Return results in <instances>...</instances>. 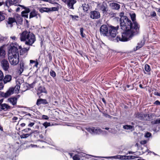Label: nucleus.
<instances>
[{"mask_svg":"<svg viewBox=\"0 0 160 160\" xmlns=\"http://www.w3.org/2000/svg\"><path fill=\"white\" fill-rule=\"evenodd\" d=\"M120 22L121 29L125 31L122 33L121 36H117V42L127 41L139 32V26L137 22L132 23L127 17L120 18Z\"/></svg>","mask_w":160,"mask_h":160,"instance_id":"f257e3e1","label":"nucleus"},{"mask_svg":"<svg viewBox=\"0 0 160 160\" xmlns=\"http://www.w3.org/2000/svg\"><path fill=\"white\" fill-rule=\"evenodd\" d=\"M19 35L20 40L25 42L26 45L32 46L36 41L35 35L29 31H24L20 33Z\"/></svg>","mask_w":160,"mask_h":160,"instance_id":"f03ea898","label":"nucleus"},{"mask_svg":"<svg viewBox=\"0 0 160 160\" xmlns=\"http://www.w3.org/2000/svg\"><path fill=\"white\" fill-rule=\"evenodd\" d=\"M20 80L18 79L16 82L17 85L15 86L14 88H11L7 91L5 93L3 92H0L1 95L5 98H7L10 95L12 94L14 91L16 93L18 92L20 88Z\"/></svg>","mask_w":160,"mask_h":160,"instance_id":"7ed1b4c3","label":"nucleus"},{"mask_svg":"<svg viewBox=\"0 0 160 160\" xmlns=\"http://www.w3.org/2000/svg\"><path fill=\"white\" fill-rule=\"evenodd\" d=\"M19 56L18 50L15 46H11L8 50V57Z\"/></svg>","mask_w":160,"mask_h":160,"instance_id":"20e7f679","label":"nucleus"},{"mask_svg":"<svg viewBox=\"0 0 160 160\" xmlns=\"http://www.w3.org/2000/svg\"><path fill=\"white\" fill-rule=\"evenodd\" d=\"M119 28L118 26L114 27L112 26H109V34L108 37H115L117 33V30Z\"/></svg>","mask_w":160,"mask_h":160,"instance_id":"39448f33","label":"nucleus"},{"mask_svg":"<svg viewBox=\"0 0 160 160\" xmlns=\"http://www.w3.org/2000/svg\"><path fill=\"white\" fill-rule=\"evenodd\" d=\"M109 26L105 24L102 25L100 28V32L101 35L104 36L108 37L109 34Z\"/></svg>","mask_w":160,"mask_h":160,"instance_id":"423d86ee","label":"nucleus"},{"mask_svg":"<svg viewBox=\"0 0 160 160\" xmlns=\"http://www.w3.org/2000/svg\"><path fill=\"white\" fill-rule=\"evenodd\" d=\"M86 129L92 134H99L102 132L101 129L98 127H89L86 128Z\"/></svg>","mask_w":160,"mask_h":160,"instance_id":"0eeeda50","label":"nucleus"},{"mask_svg":"<svg viewBox=\"0 0 160 160\" xmlns=\"http://www.w3.org/2000/svg\"><path fill=\"white\" fill-rule=\"evenodd\" d=\"M98 9L102 11L103 13L106 14L108 11V6L106 3L103 2L102 4H98Z\"/></svg>","mask_w":160,"mask_h":160,"instance_id":"6e6552de","label":"nucleus"},{"mask_svg":"<svg viewBox=\"0 0 160 160\" xmlns=\"http://www.w3.org/2000/svg\"><path fill=\"white\" fill-rule=\"evenodd\" d=\"M1 66L5 71H8L9 68V64L7 60L3 59L1 62Z\"/></svg>","mask_w":160,"mask_h":160,"instance_id":"1a4fd4ad","label":"nucleus"},{"mask_svg":"<svg viewBox=\"0 0 160 160\" xmlns=\"http://www.w3.org/2000/svg\"><path fill=\"white\" fill-rule=\"evenodd\" d=\"M8 59L10 64L12 65H16L19 62V56L8 57Z\"/></svg>","mask_w":160,"mask_h":160,"instance_id":"9d476101","label":"nucleus"},{"mask_svg":"<svg viewBox=\"0 0 160 160\" xmlns=\"http://www.w3.org/2000/svg\"><path fill=\"white\" fill-rule=\"evenodd\" d=\"M58 10V7H52L49 8H42L40 9L39 11L41 13H43L44 12H51L57 11Z\"/></svg>","mask_w":160,"mask_h":160,"instance_id":"9b49d317","label":"nucleus"},{"mask_svg":"<svg viewBox=\"0 0 160 160\" xmlns=\"http://www.w3.org/2000/svg\"><path fill=\"white\" fill-rule=\"evenodd\" d=\"M16 22V20L14 18H9L7 21L6 24L7 27L11 28L13 24Z\"/></svg>","mask_w":160,"mask_h":160,"instance_id":"f8f14e48","label":"nucleus"},{"mask_svg":"<svg viewBox=\"0 0 160 160\" xmlns=\"http://www.w3.org/2000/svg\"><path fill=\"white\" fill-rule=\"evenodd\" d=\"M20 95H18L17 97H13L8 98V102L13 106L16 105L18 98L20 97Z\"/></svg>","mask_w":160,"mask_h":160,"instance_id":"ddd939ff","label":"nucleus"},{"mask_svg":"<svg viewBox=\"0 0 160 160\" xmlns=\"http://www.w3.org/2000/svg\"><path fill=\"white\" fill-rule=\"evenodd\" d=\"M102 158H105L110 159V158H114V159H118L121 160L126 159V156H122L121 155H118L110 157H101Z\"/></svg>","mask_w":160,"mask_h":160,"instance_id":"4468645a","label":"nucleus"},{"mask_svg":"<svg viewBox=\"0 0 160 160\" xmlns=\"http://www.w3.org/2000/svg\"><path fill=\"white\" fill-rule=\"evenodd\" d=\"M99 13L96 11H92L90 12V17L92 19H98L100 17Z\"/></svg>","mask_w":160,"mask_h":160,"instance_id":"2eb2a0df","label":"nucleus"},{"mask_svg":"<svg viewBox=\"0 0 160 160\" xmlns=\"http://www.w3.org/2000/svg\"><path fill=\"white\" fill-rule=\"evenodd\" d=\"M18 0H7L5 2V5L8 7L11 5L17 4Z\"/></svg>","mask_w":160,"mask_h":160,"instance_id":"dca6fc26","label":"nucleus"},{"mask_svg":"<svg viewBox=\"0 0 160 160\" xmlns=\"http://www.w3.org/2000/svg\"><path fill=\"white\" fill-rule=\"evenodd\" d=\"M76 2V0H68L67 5L69 8L74 9L73 5Z\"/></svg>","mask_w":160,"mask_h":160,"instance_id":"f3484780","label":"nucleus"},{"mask_svg":"<svg viewBox=\"0 0 160 160\" xmlns=\"http://www.w3.org/2000/svg\"><path fill=\"white\" fill-rule=\"evenodd\" d=\"M38 15L39 16H40V14L38 13V12L36 11L35 10H34L30 12L29 18L30 19L33 17H36L37 18H38Z\"/></svg>","mask_w":160,"mask_h":160,"instance_id":"a211bd4d","label":"nucleus"},{"mask_svg":"<svg viewBox=\"0 0 160 160\" xmlns=\"http://www.w3.org/2000/svg\"><path fill=\"white\" fill-rule=\"evenodd\" d=\"M110 6L113 9L118 10L120 8L119 4L115 2H112L110 4Z\"/></svg>","mask_w":160,"mask_h":160,"instance_id":"6ab92c4d","label":"nucleus"},{"mask_svg":"<svg viewBox=\"0 0 160 160\" xmlns=\"http://www.w3.org/2000/svg\"><path fill=\"white\" fill-rule=\"evenodd\" d=\"M1 108L4 111L10 109L11 107L10 106L6 103H3L0 105Z\"/></svg>","mask_w":160,"mask_h":160,"instance_id":"aec40b11","label":"nucleus"},{"mask_svg":"<svg viewBox=\"0 0 160 160\" xmlns=\"http://www.w3.org/2000/svg\"><path fill=\"white\" fill-rule=\"evenodd\" d=\"M12 78V76L10 75H6L3 80L4 83L5 84L10 82Z\"/></svg>","mask_w":160,"mask_h":160,"instance_id":"412c9836","label":"nucleus"},{"mask_svg":"<svg viewBox=\"0 0 160 160\" xmlns=\"http://www.w3.org/2000/svg\"><path fill=\"white\" fill-rule=\"evenodd\" d=\"M48 102L46 99L40 98L37 100L36 104L38 106L41 104H46Z\"/></svg>","mask_w":160,"mask_h":160,"instance_id":"4be33fe9","label":"nucleus"},{"mask_svg":"<svg viewBox=\"0 0 160 160\" xmlns=\"http://www.w3.org/2000/svg\"><path fill=\"white\" fill-rule=\"evenodd\" d=\"M19 6L22 8V10L23 9H25V10L22 11L21 13L28 14L30 12V10L28 8L20 5H19Z\"/></svg>","mask_w":160,"mask_h":160,"instance_id":"5701e85b","label":"nucleus"},{"mask_svg":"<svg viewBox=\"0 0 160 160\" xmlns=\"http://www.w3.org/2000/svg\"><path fill=\"white\" fill-rule=\"evenodd\" d=\"M3 46L0 47V57L3 58L6 54L5 51L4 49Z\"/></svg>","mask_w":160,"mask_h":160,"instance_id":"b1692460","label":"nucleus"},{"mask_svg":"<svg viewBox=\"0 0 160 160\" xmlns=\"http://www.w3.org/2000/svg\"><path fill=\"white\" fill-rule=\"evenodd\" d=\"M36 131H33L32 132H31L30 134L27 133V134H22L21 135L20 137L21 138H28L29 136L30 135H32L33 133H34Z\"/></svg>","mask_w":160,"mask_h":160,"instance_id":"393cba45","label":"nucleus"},{"mask_svg":"<svg viewBox=\"0 0 160 160\" xmlns=\"http://www.w3.org/2000/svg\"><path fill=\"white\" fill-rule=\"evenodd\" d=\"M123 128L125 129L130 130L131 131L134 130V127L131 125H123Z\"/></svg>","mask_w":160,"mask_h":160,"instance_id":"a878e982","label":"nucleus"},{"mask_svg":"<svg viewBox=\"0 0 160 160\" xmlns=\"http://www.w3.org/2000/svg\"><path fill=\"white\" fill-rule=\"evenodd\" d=\"M82 8L83 10V11L84 12L87 11L89 8V7L88 4L82 3Z\"/></svg>","mask_w":160,"mask_h":160,"instance_id":"bb28decb","label":"nucleus"},{"mask_svg":"<svg viewBox=\"0 0 160 160\" xmlns=\"http://www.w3.org/2000/svg\"><path fill=\"white\" fill-rule=\"evenodd\" d=\"M30 48V47H28V48H22L20 51V53H27L28 52Z\"/></svg>","mask_w":160,"mask_h":160,"instance_id":"cd10ccee","label":"nucleus"},{"mask_svg":"<svg viewBox=\"0 0 160 160\" xmlns=\"http://www.w3.org/2000/svg\"><path fill=\"white\" fill-rule=\"evenodd\" d=\"M144 41L143 40L142 41L138 43L136 47V50H138L141 48L144 45Z\"/></svg>","mask_w":160,"mask_h":160,"instance_id":"c85d7f7f","label":"nucleus"},{"mask_svg":"<svg viewBox=\"0 0 160 160\" xmlns=\"http://www.w3.org/2000/svg\"><path fill=\"white\" fill-rule=\"evenodd\" d=\"M79 155L80 157H85L86 155H88V156H91L93 157H97V158L99 157L96 156H93V155H89V154H86L85 153H79ZM100 157L101 158V157Z\"/></svg>","mask_w":160,"mask_h":160,"instance_id":"c756f323","label":"nucleus"},{"mask_svg":"<svg viewBox=\"0 0 160 160\" xmlns=\"http://www.w3.org/2000/svg\"><path fill=\"white\" fill-rule=\"evenodd\" d=\"M151 123L152 124H157L160 123V118H158L156 120L152 121Z\"/></svg>","mask_w":160,"mask_h":160,"instance_id":"7c9ffc66","label":"nucleus"},{"mask_svg":"<svg viewBox=\"0 0 160 160\" xmlns=\"http://www.w3.org/2000/svg\"><path fill=\"white\" fill-rule=\"evenodd\" d=\"M84 29L82 28H80V35L82 38H85L86 37L85 34L83 33Z\"/></svg>","mask_w":160,"mask_h":160,"instance_id":"2f4dec72","label":"nucleus"},{"mask_svg":"<svg viewBox=\"0 0 160 160\" xmlns=\"http://www.w3.org/2000/svg\"><path fill=\"white\" fill-rule=\"evenodd\" d=\"M144 69L145 71L148 72H150L151 70L150 66L148 64H146L145 65Z\"/></svg>","mask_w":160,"mask_h":160,"instance_id":"473e14b6","label":"nucleus"},{"mask_svg":"<svg viewBox=\"0 0 160 160\" xmlns=\"http://www.w3.org/2000/svg\"><path fill=\"white\" fill-rule=\"evenodd\" d=\"M24 63L23 62H21L20 63V68L19 70L20 72L22 73L23 71Z\"/></svg>","mask_w":160,"mask_h":160,"instance_id":"72a5a7b5","label":"nucleus"},{"mask_svg":"<svg viewBox=\"0 0 160 160\" xmlns=\"http://www.w3.org/2000/svg\"><path fill=\"white\" fill-rule=\"evenodd\" d=\"M130 16L132 21L133 22V23L134 22H136L135 21L136 18L135 14V13H133L132 14H131Z\"/></svg>","mask_w":160,"mask_h":160,"instance_id":"f704fd0d","label":"nucleus"},{"mask_svg":"<svg viewBox=\"0 0 160 160\" xmlns=\"http://www.w3.org/2000/svg\"><path fill=\"white\" fill-rule=\"evenodd\" d=\"M50 75L53 78H54V77H55V76H56V73L54 71H53L52 70H51L50 71Z\"/></svg>","mask_w":160,"mask_h":160,"instance_id":"c9c22d12","label":"nucleus"},{"mask_svg":"<svg viewBox=\"0 0 160 160\" xmlns=\"http://www.w3.org/2000/svg\"><path fill=\"white\" fill-rule=\"evenodd\" d=\"M73 160H80V158L79 155H75L73 157Z\"/></svg>","mask_w":160,"mask_h":160,"instance_id":"e433bc0d","label":"nucleus"},{"mask_svg":"<svg viewBox=\"0 0 160 160\" xmlns=\"http://www.w3.org/2000/svg\"><path fill=\"white\" fill-rule=\"evenodd\" d=\"M126 159H130L135 158L136 157L132 156H126Z\"/></svg>","mask_w":160,"mask_h":160,"instance_id":"4c0bfd02","label":"nucleus"},{"mask_svg":"<svg viewBox=\"0 0 160 160\" xmlns=\"http://www.w3.org/2000/svg\"><path fill=\"white\" fill-rule=\"evenodd\" d=\"M5 16L3 15L2 13L0 12V21H2L4 19Z\"/></svg>","mask_w":160,"mask_h":160,"instance_id":"58836bf2","label":"nucleus"},{"mask_svg":"<svg viewBox=\"0 0 160 160\" xmlns=\"http://www.w3.org/2000/svg\"><path fill=\"white\" fill-rule=\"evenodd\" d=\"M43 125L45 127V128H46L48 126L50 125V123L49 122H45L43 123Z\"/></svg>","mask_w":160,"mask_h":160,"instance_id":"ea45409f","label":"nucleus"},{"mask_svg":"<svg viewBox=\"0 0 160 160\" xmlns=\"http://www.w3.org/2000/svg\"><path fill=\"white\" fill-rule=\"evenodd\" d=\"M3 78V74L2 72L0 70V81L2 80Z\"/></svg>","mask_w":160,"mask_h":160,"instance_id":"a19ab883","label":"nucleus"},{"mask_svg":"<svg viewBox=\"0 0 160 160\" xmlns=\"http://www.w3.org/2000/svg\"><path fill=\"white\" fill-rule=\"evenodd\" d=\"M34 121L32 122H30L28 124V127H32L34 125Z\"/></svg>","mask_w":160,"mask_h":160,"instance_id":"79ce46f5","label":"nucleus"},{"mask_svg":"<svg viewBox=\"0 0 160 160\" xmlns=\"http://www.w3.org/2000/svg\"><path fill=\"white\" fill-rule=\"evenodd\" d=\"M30 130H31V129L30 128H28L24 129V130H22V131L25 132L27 133Z\"/></svg>","mask_w":160,"mask_h":160,"instance_id":"37998d69","label":"nucleus"},{"mask_svg":"<svg viewBox=\"0 0 160 160\" xmlns=\"http://www.w3.org/2000/svg\"><path fill=\"white\" fill-rule=\"evenodd\" d=\"M151 134L149 132H148L146 133L145 134V136L147 138H148L151 136Z\"/></svg>","mask_w":160,"mask_h":160,"instance_id":"c03bdc74","label":"nucleus"},{"mask_svg":"<svg viewBox=\"0 0 160 160\" xmlns=\"http://www.w3.org/2000/svg\"><path fill=\"white\" fill-rule=\"evenodd\" d=\"M42 118L45 120H48L49 118L47 116L43 115L42 116Z\"/></svg>","mask_w":160,"mask_h":160,"instance_id":"a18cd8bd","label":"nucleus"},{"mask_svg":"<svg viewBox=\"0 0 160 160\" xmlns=\"http://www.w3.org/2000/svg\"><path fill=\"white\" fill-rule=\"evenodd\" d=\"M147 142V141L146 140H142L141 141L140 143L142 144H144Z\"/></svg>","mask_w":160,"mask_h":160,"instance_id":"49530a36","label":"nucleus"},{"mask_svg":"<svg viewBox=\"0 0 160 160\" xmlns=\"http://www.w3.org/2000/svg\"><path fill=\"white\" fill-rule=\"evenodd\" d=\"M22 16L23 17H24L26 18H28V14H24L22 13Z\"/></svg>","mask_w":160,"mask_h":160,"instance_id":"de8ad7c7","label":"nucleus"},{"mask_svg":"<svg viewBox=\"0 0 160 160\" xmlns=\"http://www.w3.org/2000/svg\"><path fill=\"white\" fill-rule=\"evenodd\" d=\"M151 15L153 17H154L156 16V13L155 12H153L151 13Z\"/></svg>","mask_w":160,"mask_h":160,"instance_id":"09e8293b","label":"nucleus"},{"mask_svg":"<svg viewBox=\"0 0 160 160\" xmlns=\"http://www.w3.org/2000/svg\"><path fill=\"white\" fill-rule=\"evenodd\" d=\"M70 17H71L73 19H75L76 18H78V17L77 16H73L72 15H71Z\"/></svg>","mask_w":160,"mask_h":160,"instance_id":"8fccbe9b","label":"nucleus"},{"mask_svg":"<svg viewBox=\"0 0 160 160\" xmlns=\"http://www.w3.org/2000/svg\"><path fill=\"white\" fill-rule=\"evenodd\" d=\"M3 85L2 83H0V90L2 89L3 88Z\"/></svg>","mask_w":160,"mask_h":160,"instance_id":"3c124183","label":"nucleus"},{"mask_svg":"<svg viewBox=\"0 0 160 160\" xmlns=\"http://www.w3.org/2000/svg\"><path fill=\"white\" fill-rule=\"evenodd\" d=\"M124 13L123 12H122L120 14V16L121 17V18H122V17H126V16H124Z\"/></svg>","mask_w":160,"mask_h":160,"instance_id":"603ef678","label":"nucleus"},{"mask_svg":"<svg viewBox=\"0 0 160 160\" xmlns=\"http://www.w3.org/2000/svg\"><path fill=\"white\" fill-rule=\"evenodd\" d=\"M154 103L156 105H160V102L158 100L156 101Z\"/></svg>","mask_w":160,"mask_h":160,"instance_id":"864d4df0","label":"nucleus"},{"mask_svg":"<svg viewBox=\"0 0 160 160\" xmlns=\"http://www.w3.org/2000/svg\"><path fill=\"white\" fill-rule=\"evenodd\" d=\"M104 116L107 118H110L111 116L107 114H104Z\"/></svg>","mask_w":160,"mask_h":160,"instance_id":"5fc2aeb1","label":"nucleus"},{"mask_svg":"<svg viewBox=\"0 0 160 160\" xmlns=\"http://www.w3.org/2000/svg\"><path fill=\"white\" fill-rule=\"evenodd\" d=\"M38 62L37 61H36V62L35 63V65H34V67H38Z\"/></svg>","mask_w":160,"mask_h":160,"instance_id":"6e6d98bb","label":"nucleus"},{"mask_svg":"<svg viewBox=\"0 0 160 160\" xmlns=\"http://www.w3.org/2000/svg\"><path fill=\"white\" fill-rule=\"evenodd\" d=\"M29 116L30 117H31V118H32V117H33V116L31 114H30V113H28V114H26V115L25 116V117H27V116Z\"/></svg>","mask_w":160,"mask_h":160,"instance_id":"4d7b16f0","label":"nucleus"},{"mask_svg":"<svg viewBox=\"0 0 160 160\" xmlns=\"http://www.w3.org/2000/svg\"><path fill=\"white\" fill-rule=\"evenodd\" d=\"M11 38H12V39L13 40H16L17 39L14 36L11 37Z\"/></svg>","mask_w":160,"mask_h":160,"instance_id":"13d9d810","label":"nucleus"},{"mask_svg":"<svg viewBox=\"0 0 160 160\" xmlns=\"http://www.w3.org/2000/svg\"><path fill=\"white\" fill-rule=\"evenodd\" d=\"M18 119V118L17 117H14L12 118V120L13 121H15Z\"/></svg>","mask_w":160,"mask_h":160,"instance_id":"bf43d9fd","label":"nucleus"},{"mask_svg":"<svg viewBox=\"0 0 160 160\" xmlns=\"http://www.w3.org/2000/svg\"><path fill=\"white\" fill-rule=\"evenodd\" d=\"M36 62V61H35L32 60H30V63H31H31H35V62Z\"/></svg>","mask_w":160,"mask_h":160,"instance_id":"052dcab7","label":"nucleus"},{"mask_svg":"<svg viewBox=\"0 0 160 160\" xmlns=\"http://www.w3.org/2000/svg\"><path fill=\"white\" fill-rule=\"evenodd\" d=\"M26 125V124L25 123H21V124H20V125L21 126V127H24Z\"/></svg>","mask_w":160,"mask_h":160,"instance_id":"680f3d73","label":"nucleus"},{"mask_svg":"<svg viewBox=\"0 0 160 160\" xmlns=\"http://www.w3.org/2000/svg\"><path fill=\"white\" fill-rule=\"evenodd\" d=\"M62 1L64 3H66L67 4L68 0H62Z\"/></svg>","mask_w":160,"mask_h":160,"instance_id":"e2e57ef3","label":"nucleus"},{"mask_svg":"<svg viewBox=\"0 0 160 160\" xmlns=\"http://www.w3.org/2000/svg\"><path fill=\"white\" fill-rule=\"evenodd\" d=\"M20 8H19V7L18 8L16 9V11L17 12H19L20 11Z\"/></svg>","mask_w":160,"mask_h":160,"instance_id":"0e129e2a","label":"nucleus"},{"mask_svg":"<svg viewBox=\"0 0 160 160\" xmlns=\"http://www.w3.org/2000/svg\"><path fill=\"white\" fill-rule=\"evenodd\" d=\"M48 2L51 3H53V2L52 0H48Z\"/></svg>","mask_w":160,"mask_h":160,"instance_id":"69168bd1","label":"nucleus"},{"mask_svg":"<svg viewBox=\"0 0 160 160\" xmlns=\"http://www.w3.org/2000/svg\"><path fill=\"white\" fill-rule=\"evenodd\" d=\"M139 86L140 88H144L143 87H142V85L141 84H140L139 85Z\"/></svg>","mask_w":160,"mask_h":160,"instance_id":"338daca9","label":"nucleus"},{"mask_svg":"<svg viewBox=\"0 0 160 160\" xmlns=\"http://www.w3.org/2000/svg\"><path fill=\"white\" fill-rule=\"evenodd\" d=\"M34 84V83H32V84H31V85H30V87L31 88H33V84Z\"/></svg>","mask_w":160,"mask_h":160,"instance_id":"774afa93","label":"nucleus"}]
</instances>
